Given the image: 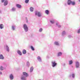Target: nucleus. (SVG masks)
I'll list each match as a JSON object with an SVG mask.
<instances>
[{
    "instance_id": "nucleus-1",
    "label": "nucleus",
    "mask_w": 80,
    "mask_h": 80,
    "mask_svg": "<svg viewBox=\"0 0 80 80\" xmlns=\"http://www.w3.org/2000/svg\"><path fill=\"white\" fill-rule=\"evenodd\" d=\"M23 27L26 32H27V31H28V27H27V26L26 24H24L23 26Z\"/></svg>"
},
{
    "instance_id": "nucleus-2",
    "label": "nucleus",
    "mask_w": 80,
    "mask_h": 80,
    "mask_svg": "<svg viewBox=\"0 0 80 80\" xmlns=\"http://www.w3.org/2000/svg\"><path fill=\"white\" fill-rule=\"evenodd\" d=\"M52 66L53 67H55V66H57V63L55 61H52Z\"/></svg>"
},
{
    "instance_id": "nucleus-3",
    "label": "nucleus",
    "mask_w": 80,
    "mask_h": 80,
    "mask_svg": "<svg viewBox=\"0 0 80 80\" xmlns=\"http://www.w3.org/2000/svg\"><path fill=\"white\" fill-rule=\"evenodd\" d=\"M35 15H38V17H41V13H40V12H36L35 13Z\"/></svg>"
},
{
    "instance_id": "nucleus-4",
    "label": "nucleus",
    "mask_w": 80,
    "mask_h": 80,
    "mask_svg": "<svg viewBox=\"0 0 80 80\" xmlns=\"http://www.w3.org/2000/svg\"><path fill=\"white\" fill-rule=\"evenodd\" d=\"M72 1L70 0H68V1L67 3L68 5H70V4H72Z\"/></svg>"
},
{
    "instance_id": "nucleus-5",
    "label": "nucleus",
    "mask_w": 80,
    "mask_h": 80,
    "mask_svg": "<svg viewBox=\"0 0 80 80\" xmlns=\"http://www.w3.org/2000/svg\"><path fill=\"white\" fill-rule=\"evenodd\" d=\"M76 68H78L79 67V63L78 62H76Z\"/></svg>"
},
{
    "instance_id": "nucleus-6",
    "label": "nucleus",
    "mask_w": 80,
    "mask_h": 80,
    "mask_svg": "<svg viewBox=\"0 0 80 80\" xmlns=\"http://www.w3.org/2000/svg\"><path fill=\"white\" fill-rule=\"evenodd\" d=\"M23 75H24V76H25L26 77H28V74L26 72H23Z\"/></svg>"
},
{
    "instance_id": "nucleus-7",
    "label": "nucleus",
    "mask_w": 80,
    "mask_h": 80,
    "mask_svg": "<svg viewBox=\"0 0 80 80\" xmlns=\"http://www.w3.org/2000/svg\"><path fill=\"white\" fill-rule=\"evenodd\" d=\"M8 4V1L6 0L4 3V6H6Z\"/></svg>"
},
{
    "instance_id": "nucleus-8",
    "label": "nucleus",
    "mask_w": 80,
    "mask_h": 80,
    "mask_svg": "<svg viewBox=\"0 0 80 80\" xmlns=\"http://www.w3.org/2000/svg\"><path fill=\"white\" fill-rule=\"evenodd\" d=\"M10 80H13V76L12 74L10 75Z\"/></svg>"
},
{
    "instance_id": "nucleus-9",
    "label": "nucleus",
    "mask_w": 80,
    "mask_h": 80,
    "mask_svg": "<svg viewBox=\"0 0 80 80\" xmlns=\"http://www.w3.org/2000/svg\"><path fill=\"white\" fill-rule=\"evenodd\" d=\"M26 53H27V51L26 50L24 49L22 51V53L23 54H26Z\"/></svg>"
},
{
    "instance_id": "nucleus-10",
    "label": "nucleus",
    "mask_w": 80,
    "mask_h": 80,
    "mask_svg": "<svg viewBox=\"0 0 80 80\" xmlns=\"http://www.w3.org/2000/svg\"><path fill=\"white\" fill-rule=\"evenodd\" d=\"M4 58L3 57V55L2 54H1L0 55V59H2L3 60Z\"/></svg>"
},
{
    "instance_id": "nucleus-11",
    "label": "nucleus",
    "mask_w": 80,
    "mask_h": 80,
    "mask_svg": "<svg viewBox=\"0 0 80 80\" xmlns=\"http://www.w3.org/2000/svg\"><path fill=\"white\" fill-rule=\"evenodd\" d=\"M16 6L19 8H20L22 7V6L19 4H17Z\"/></svg>"
},
{
    "instance_id": "nucleus-12",
    "label": "nucleus",
    "mask_w": 80,
    "mask_h": 80,
    "mask_svg": "<svg viewBox=\"0 0 80 80\" xmlns=\"http://www.w3.org/2000/svg\"><path fill=\"white\" fill-rule=\"evenodd\" d=\"M0 28L1 29H2V28H3V25L2 24H0Z\"/></svg>"
},
{
    "instance_id": "nucleus-13",
    "label": "nucleus",
    "mask_w": 80,
    "mask_h": 80,
    "mask_svg": "<svg viewBox=\"0 0 80 80\" xmlns=\"http://www.w3.org/2000/svg\"><path fill=\"white\" fill-rule=\"evenodd\" d=\"M30 10L31 12H33V8L32 7H31L30 8Z\"/></svg>"
},
{
    "instance_id": "nucleus-14",
    "label": "nucleus",
    "mask_w": 80,
    "mask_h": 80,
    "mask_svg": "<svg viewBox=\"0 0 80 80\" xmlns=\"http://www.w3.org/2000/svg\"><path fill=\"white\" fill-rule=\"evenodd\" d=\"M17 52H18V54H19V55H22V53L20 51V50L18 51Z\"/></svg>"
},
{
    "instance_id": "nucleus-15",
    "label": "nucleus",
    "mask_w": 80,
    "mask_h": 80,
    "mask_svg": "<svg viewBox=\"0 0 80 80\" xmlns=\"http://www.w3.org/2000/svg\"><path fill=\"white\" fill-rule=\"evenodd\" d=\"M73 63V61L72 60H71L69 62V65H71V64H72Z\"/></svg>"
},
{
    "instance_id": "nucleus-16",
    "label": "nucleus",
    "mask_w": 80,
    "mask_h": 80,
    "mask_svg": "<svg viewBox=\"0 0 80 80\" xmlns=\"http://www.w3.org/2000/svg\"><path fill=\"white\" fill-rule=\"evenodd\" d=\"M45 13L47 15H48V13H49V11L48 10H46L45 11Z\"/></svg>"
},
{
    "instance_id": "nucleus-17",
    "label": "nucleus",
    "mask_w": 80,
    "mask_h": 80,
    "mask_svg": "<svg viewBox=\"0 0 80 80\" xmlns=\"http://www.w3.org/2000/svg\"><path fill=\"white\" fill-rule=\"evenodd\" d=\"M37 59L39 61H41V58L40 56H39L37 58Z\"/></svg>"
},
{
    "instance_id": "nucleus-18",
    "label": "nucleus",
    "mask_w": 80,
    "mask_h": 80,
    "mask_svg": "<svg viewBox=\"0 0 80 80\" xmlns=\"http://www.w3.org/2000/svg\"><path fill=\"white\" fill-rule=\"evenodd\" d=\"M33 67L31 68L30 69V72H32V71H33Z\"/></svg>"
},
{
    "instance_id": "nucleus-19",
    "label": "nucleus",
    "mask_w": 80,
    "mask_h": 80,
    "mask_svg": "<svg viewBox=\"0 0 80 80\" xmlns=\"http://www.w3.org/2000/svg\"><path fill=\"white\" fill-rule=\"evenodd\" d=\"M6 47L7 48V51L9 52V48L8 47L7 45H6Z\"/></svg>"
},
{
    "instance_id": "nucleus-20",
    "label": "nucleus",
    "mask_w": 80,
    "mask_h": 80,
    "mask_svg": "<svg viewBox=\"0 0 80 80\" xmlns=\"http://www.w3.org/2000/svg\"><path fill=\"white\" fill-rule=\"evenodd\" d=\"M21 79L22 80H26L25 79V78L24 77H21Z\"/></svg>"
},
{
    "instance_id": "nucleus-21",
    "label": "nucleus",
    "mask_w": 80,
    "mask_h": 80,
    "mask_svg": "<svg viewBox=\"0 0 80 80\" xmlns=\"http://www.w3.org/2000/svg\"><path fill=\"white\" fill-rule=\"evenodd\" d=\"M32 49V50H33V51L35 50V49H34V48H33V47L32 46H31L30 47Z\"/></svg>"
},
{
    "instance_id": "nucleus-22",
    "label": "nucleus",
    "mask_w": 80,
    "mask_h": 80,
    "mask_svg": "<svg viewBox=\"0 0 80 80\" xmlns=\"http://www.w3.org/2000/svg\"><path fill=\"white\" fill-rule=\"evenodd\" d=\"M54 43L55 45H59L58 42H55Z\"/></svg>"
},
{
    "instance_id": "nucleus-23",
    "label": "nucleus",
    "mask_w": 80,
    "mask_h": 80,
    "mask_svg": "<svg viewBox=\"0 0 80 80\" xmlns=\"http://www.w3.org/2000/svg\"><path fill=\"white\" fill-rule=\"evenodd\" d=\"M72 5H75V2H72Z\"/></svg>"
},
{
    "instance_id": "nucleus-24",
    "label": "nucleus",
    "mask_w": 80,
    "mask_h": 80,
    "mask_svg": "<svg viewBox=\"0 0 80 80\" xmlns=\"http://www.w3.org/2000/svg\"><path fill=\"white\" fill-rule=\"evenodd\" d=\"M58 56H61V55H62V52H59L58 54Z\"/></svg>"
},
{
    "instance_id": "nucleus-25",
    "label": "nucleus",
    "mask_w": 80,
    "mask_h": 80,
    "mask_svg": "<svg viewBox=\"0 0 80 80\" xmlns=\"http://www.w3.org/2000/svg\"><path fill=\"white\" fill-rule=\"evenodd\" d=\"M0 69L1 70H3V67H2V66H1Z\"/></svg>"
},
{
    "instance_id": "nucleus-26",
    "label": "nucleus",
    "mask_w": 80,
    "mask_h": 80,
    "mask_svg": "<svg viewBox=\"0 0 80 80\" xmlns=\"http://www.w3.org/2000/svg\"><path fill=\"white\" fill-rule=\"evenodd\" d=\"M29 1V0H26L25 1V2L26 3H28Z\"/></svg>"
},
{
    "instance_id": "nucleus-27",
    "label": "nucleus",
    "mask_w": 80,
    "mask_h": 80,
    "mask_svg": "<svg viewBox=\"0 0 80 80\" xmlns=\"http://www.w3.org/2000/svg\"><path fill=\"white\" fill-rule=\"evenodd\" d=\"M27 66H28V67H29V66H30V63L28 62H27Z\"/></svg>"
},
{
    "instance_id": "nucleus-28",
    "label": "nucleus",
    "mask_w": 80,
    "mask_h": 80,
    "mask_svg": "<svg viewBox=\"0 0 80 80\" xmlns=\"http://www.w3.org/2000/svg\"><path fill=\"white\" fill-rule=\"evenodd\" d=\"M50 22L51 23H52V24L54 23L55 22L54 21H50Z\"/></svg>"
},
{
    "instance_id": "nucleus-29",
    "label": "nucleus",
    "mask_w": 80,
    "mask_h": 80,
    "mask_svg": "<svg viewBox=\"0 0 80 80\" xmlns=\"http://www.w3.org/2000/svg\"><path fill=\"white\" fill-rule=\"evenodd\" d=\"M12 30H15V26H12Z\"/></svg>"
},
{
    "instance_id": "nucleus-30",
    "label": "nucleus",
    "mask_w": 80,
    "mask_h": 80,
    "mask_svg": "<svg viewBox=\"0 0 80 80\" xmlns=\"http://www.w3.org/2000/svg\"><path fill=\"white\" fill-rule=\"evenodd\" d=\"M12 11H15V8H12Z\"/></svg>"
},
{
    "instance_id": "nucleus-31",
    "label": "nucleus",
    "mask_w": 80,
    "mask_h": 80,
    "mask_svg": "<svg viewBox=\"0 0 80 80\" xmlns=\"http://www.w3.org/2000/svg\"><path fill=\"white\" fill-rule=\"evenodd\" d=\"M42 31V28H40L39 29V31L40 32H41Z\"/></svg>"
},
{
    "instance_id": "nucleus-32",
    "label": "nucleus",
    "mask_w": 80,
    "mask_h": 80,
    "mask_svg": "<svg viewBox=\"0 0 80 80\" xmlns=\"http://www.w3.org/2000/svg\"><path fill=\"white\" fill-rule=\"evenodd\" d=\"M72 78H74L75 77V74H72Z\"/></svg>"
},
{
    "instance_id": "nucleus-33",
    "label": "nucleus",
    "mask_w": 80,
    "mask_h": 80,
    "mask_svg": "<svg viewBox=\"0 0 80 80\" xmlns=\"http://www.w3.org/2000/svg\"><path fill=\"white\" fill-rule=\"evenodd\" d=\"M78 33H80V29L78 30Z\"/></svg>"
},
{
    "instance_id": "nucleus-34",
    "label": "nucleus",
    "mask_w": 80,
    "mask_h": 80,
    "mask_svg": "<svg viewBox=\"0 0 80 80\" xmlns=\"http://www.w3.org/2000/svg\"><path fill=\"white\" fill-rule=\"evenodd\" d=\"M4 1H5V0H2V3H3V2H4Z\"/></svg>"
},
{
    "instance_id": "nucleus-35",
    "label": "nucleus",
    "mask_w": 80,
    "mask_h": 80,
    "mask_svg": "<svg viewBox=\"0 0 80 80\" xmlns=\"http://www.w3.org/2000/svg\"><path fill=\"white\" fill-rule=\"evenodd\" d=\"M0 75H2V72H0Z\"/></svg>"
},
{
    "instance_id": "nucleus-36",
    "label": "nucleus",
    "mask_w": 80,
    "mask_h": 80,
    "mask_svg": "<svg viewBox=\"0 0 80 80\" xmlns=\"http://www.w3.org/2000/svg\"><path fill=\"white\" fill-rule=\"evenodd\" d=\"M58 27H61V26L60 25L58 26Z\"/></svg>"
},
{
    "instance_id": "nucleus-37",
    "label": "nucleus",
    "mask_w": 80,
    "mask_h": 80,
    "mask_svg": "<svg viewBox=\"0 0 80 80\" xmlns=\"http://www.w3.org/2000/svg\"><path fill=\"white\" fill-rule=\"evenodd\" d=\"M26 20H27V18H26Z\"/></svg>"
},
{
    "instance_id": "nucleus-38",
    "label": "nucleus",
    "mask_w": 80,
    "mask_h": 80,
    "mask_svg": "<svg viewBox=\"0 0 80 80\" xmlns=\"http://www.w3.org/2000/svg\"><path fill=\"white\" fill-rule=\"evenodd\" d=\"M56 25H58V23H56Z\"/></svg>"
},
{
    "instance_id": "nucleus-39",
    "label": "nucleus",
    "mask_w": 80,
    "mask_h": 80,
    "mask_svg": "<svg viewBox=\"0 0 80 80\" xmlns=\"http://www.w3.org/2000/svg\"><path fill=\"white\" fill-rule=\"evenodd\" d=\"M79 1L80 2V0H79Z\"/></svg>"
}]
</instances>
